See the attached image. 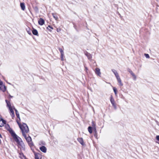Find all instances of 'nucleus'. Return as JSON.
<instances>
[{
  "mask_svg": "<svg viewBox=\"0 0 159 159\" xmlns=\"http://www.w3.org/2000/svg\"><path fill=\"white\" fill-rule=\"evenodd\" d=\"M92 125L93 128L95 129V131H96V127H95V125L94 123V122L93 121L92 122Z\"/></svg>",
  "mask_w": 159,
  "mask_h": 159,
  "instance_id": "393cba45",
  "label": "nucleus"
},
{
  "mask_svg": "<svg viewBox=\"0 0 159 159\" xmlns=\"http://www.w3.org/2000/svg\"><path fill=\"white\" fill-rule=\"evenodd\" d=\"M16 122L17 123V124H18L19 126H20V125H21L19 122V121H20V120H16Z\"/></svg>",
  "mask_w": 159,
  "mask_h": 159,
  "instance_id": "2f4dec72",
  "label": "nucleus"
},
{
  "mask_svg": "<svg viewBox=\"0 0 159 159\" xmlns=\"http://www.w3.org/2000/svg\"><path fill=\"white\" fill-rule=\"evenodd\" d=\"M112 106L114 107L115 109H116V106L115 103L112 104Z\"/></svg>",
  "mask_w": 159,
  "mask_h": 159,
  "instance_id": "7c9ffc66",
  "label": "nucleus"
},
{
  "mask_svg": "<svg viewBox=\"0 0 159 159\" xmlns=\"http://www.w3.org/2000/svg\"><path fill=\"white\" fill-rule=\"evenodd\" d=\"M110 101L111 102V103L112 104L115 103V101L114 99L113 98L112 96H111V99H110Z\"/></svg>",
  "mask_w": 159,
  "mask_h": 159,
  "instance_id": "4be33fe9",
  "label": "nucleus"
},
{
  "mask_svg": "<svg viewBox=\"0 0 159 159\" xmlns=\"http://www.w3.org/2000/svg\"><path fill=\"white\" fill-rule=\"evenodd\" d=\"M0 89L3 92H5L6 90V86L5 85H3L2 84V85H0Z\"/></svg>",
  "mask_w": 159,
  "mask_h": 159,
  "instance_id": "ddd939ff",
  "label": "nucleus"
},
{
  "mask_svg": "<svg viewBox=\"0 0 159 159\" xmlns=\"http://www.w3.org/2000/svg\"><path fill=\"white\" fill-rule=\"evenodd\" d=\"M59 50L61 53V54H62L64 53V52H63V50H62V49H61V48H59Z\"/></svg>",
  "mask_w": 159,
  "mask_h": 159,
  "instance_id": "bb28decb",
  "label": "nucleus"
},
{
  "mask_svg": "<svg viewBox=\"0 0 159 159\" xmlns=\"http://www.w3.org/2000/svg\"><path fill=\"white\" fill-rule=\"evenodd\" d=\"M116 79H117L118 83H119V85L120 86H122L123 85V84L121 82V81L120 77H118L116 78Z\"/></svg>",
  "mask_w": 159,
  "mask_h": 159,
  "instance_id": "dca6fc26",
  "label": "nucleus"
},
{
  "mask_svg": "<svg viewBox=\"0 0 159 159\" xmlns=\"http://www.w3.org/2000/svg\"><path fill=\"white\" fill-rule=\"evenodd\" d=\"M24 137L26 139L30 147L34 146V143L32 141V139L30 136H29L28 137H27L26 135V137Z\"/></svg>",
  "mask_w": 159,
  "mask_h": 159,
  "instance_id": "7ed1b4c3",
  "label": "nucleus"
},
{
  "mask_svg": "<svg viewBox=\"0 0 159 159\" xmlns=\"http://www.w3.org/2000/svg\"><path fill=\"white\" fill-rule=\"evenodd\" d=\"M144 55L147 58H149L150 57L149 56L148 54H145Z\"/></svg>",
  "mask_w": 159,
  "mask_h": 159,
  "instance_id": "c85d7f7f",
  "label": "nucleus"
},
{
  "mask_svg": "<svg viewBox=\"0 0 159 159\" xmlns=\"http://www.w3.org/2000/svg\"><path fill=\"white\" fill-rule=\"evenodd\" d=\"M112 71L113 72L114 74H115V76L116 77V78L120 77L118 75V73L117 72V71L116 70H115L114 69H112Z\"/></svg>",
  "mask_w": 159,
  "mask_h": 159,
  "instance_id": "2eb2a0df",
  "label": "nucleus"
},
{
  "mask_svg": "<svg viewBox=\"0 0 159 159\" xmlns=\"http://www.w3.org/2000/svg\"><path fill=\"white\" fill-rule=\"evenodd\" d=\"M39 24L40 25H42L44 23V20L42 18H40L38 21Z\"/></svg>",
  "mask_w": 159,
  "mask_h": 159,
  "instance_id": "9d476101",
  "label": "nucleus"
},
{
  "mask_svg": "<svg viewBox=\"0 0 159 159\" xmlns=\"http://www.w3.org/2000/svg\"><path fill=\"white\" fill-rule=\"evenodd\" d=\"M3 84V82L0 79V85Z\"/></svg>",
  "mask_w": 159,
  "mask_h": 159,
  "instance_id": "c9c22d12",
  "label": "nucleus"
},
{
  "mask_svg": "<svg viewBox=\"0 0 159 159\" xmlns=\"http://www.w3.org/2000/svg\"><path fill=\"white\" fill-rule=\"evenodd\" d=\"M5 101L6 103H7V107H8L9 109L12 108H14V107L13 106L12 107L11 106V103L9 101H8L7 100H5Z\"/></svg>",
  "mask_w": 159,
  "mask_h": 159,
  "instance_id": "0eeeda50",
  "label": "nucleus"
},
{
  "mask_svg": "<svg viewBox=\"0 0 159 159\" xmlns=\"http://www.w3.org/2000/svg\"><path fill=\"white\" fill-rule=\"evenodd\" d=\"M85 70H88L87 68L85 66Z\"/></svg>",
  "mask_w": 159,
  "mask_h": 159,
  "instance_id": "4c0bfd02",
  "label": "nucleus"
},
{
  "mask_svg": "<svg viewBox=\"0 0 159 159\" xmlns=\"http://www.w3.org/2000/svg\"><path fill=\"white\" fill-rule=\"evenodd\" d=\"M0 137L1 138H2V135H1V134H0Z\"/></svg>",
  "mask_w": 159,
  "mask_h": 159,
  "instance_id": "58836bf2",
  "label": "nucleus"
},
{
  "mask_svg": "<svg viewBox=\"0 0 159 159\" xmlns=\"http://www.w3.org/2000/svg\"><path fill=\"white\" fill-rule=\"evenodd\" d=\"M84 54L87 56L88 59L89 60H91L92 58V56L90 53L87 52H85Z\"/></svg>",
  "mask_w": 159,
  "mask_h": 159,
  "instance_id": "6e6552de",
  "label": "nucleus"
},
{
  "mask_svg": "<svg viewBox=\"0 0 159 159\" xmlns=\"http://www.w3.org/2000/svg\"><path fill=\"white\" fill-rule=\"evenodd\" d=\"M13 108H12L10 109H9V110L10 111V114L12 118L13 119V117L15 116L13 110Z\"/></svg>",
  "mask_w": 159,
  "mask_h": 159,
  "instance_id": "423d86ee",
  "label": "nucleus"
},
{
  "mask_svg": "<svg viewBox=\"0 0 159 159\" xmlns=\"http://www.w3.org/2000/svg\"><path fill=\"white\" fill-rule=\"evenodd\" d=\"M50 28V29H53V28L52 26H51L50 25H48V27H47V29L49 30V28Z\"/></svg>",
  "mask_w": 159,
  "mask_h": 159,
  "instance_id": "72a5a7b5",
  "label": "nucleus"
},
{
  "mask_svg": "<svg viewBox=\"0 0 159 159\" xmlns=\"http://www.w3.org/2000/svg\"><path fill=\"white\" fill-rule=\"evenodd\" d=\"M95 73L97 75L100 76L101 73L100 71V69L98 68L95 69Z\"/></svg>",
  "mask_w": 159,
  "mask_h": 159,
  "instance_id": "9b49d317",
  "label": "nucleus"
},
{
  "mask_svg": "<svg viewBox=\"0 0 159 159\" xmlns=\"http://www.w3.org/2000/svg\"><path fill=\"white\" fill-rule=\"evenodd\" d=\"M132 75L133 78L134 80H136L137 78L136 75L134 74V73L133 74V75Z\"/></svg>",
  "mask_w": 159,
  "mask_h": 159,
  "instance_id": "cd10ccee",
  "label": "nucleus"
},
{
  "mask_svg": "<svg viewBox=\"0 0 159 159\" xmlns=\"http://www.w3.org/2000/svg\"><path fill=\"white\" fill-rule=\"evenodd\" d=\"M14 109L15 110V111L16 115L17 117L19 118V120H20V117L19 114V113L18 111L15 108H14Z\"/></svg>",
  "mask_w": 159,
  "mask_h": 159,
  "instance_id": "a211bd4d",
  "label": "nucleus"
},
{
  "mask_svg": "<svg viewBox=\"0 0 159 159\" xmlns=\"http://www.w3.org/2000/svg\"><path fill=\"white\" fill-rule=\"evenodd\" d=\"M40 150L43 152L45 153L47 151L46 148L44 146H42L39 148Z\"/></svg>",
  "mask_w": 159,
  "mask_h": 159,
  "instance_id": "f8f14e48",
  "label": "nucleus"
},
{
  "mask_svg": "<svg viewBox=\"0 0 159 159\" xmlns=\"http://www.w3.org/2000/svg\"><path fill=\"white\" fill-rule=\"evenodd\" d=\"M88 130L90 134L92 133V127L91 126H89L88 128Z\"/></svg>",
  "mask_w": 159,
  "mask_h": 159,
  "instance_id": "5701e85b",
  "label": "nucleus"
},
{
  "mask_svg": "<svg viewBox=\"0 0 159 159\" xmlns=\"http://www.w3.org/2000/svg\"><path fill=\"white\" fill-rule=\"evenodd\" d=\"M32 32L33 34L35 35H38V32L37 30L35 29H33L32 31Z\"/></svg>",
  "mask_w": 159,
  "mask_h": 159,
  "instance_id": "6ab92c4d",
  "label": "nucleus"
},
{
  "mask_svg": "<svg viewBox=\"0 0 159 159\" xmlns=\"http://www.w3.org/2000/svg\"><path fill=\"white\" fill-rule=\"evenodd\" d=\"M18 147L20 150L25 151V146L22 140L17 143Z\"/></svg>",
  "mask_w": 159,
  "mask_h": 159,
  "instance_id": "20e7f679",
  "label": "nucleus"
},
{
  "mask_svg": "<svg viewBox=\"0 0 159 159\" xmlns=\"http://www.w3.org/2000/svg\"><path fill=\"white\" fill-rule=\"evenodd\" d=\"M77 140L80 143L82 146H84L85 145V143H84L83 140V139L82 138H78Z\"/></svg>",
  "mask_w": 159,
  "mask_h": 159,
  "instance_id": "39448f33",
  "label": "nucleus"
},
{
  "mask_svg": "<svg viewBox=\"0 0 159 159\" xmlns=\"http://www.w3.org/2000/svg\"><path fill=\"white\" fill-rule=\"evenodd\" d=\"M39 144L40 145L42 144V145H45V143L44 142L41 141V142H40Z\"/></svg>",
  "mask_w": 159,
  "mask_h": 159,
  "instance_id": "c756f323",
  "label": "nucleus"
},
{
  "mask_svg": "<svg viewBox=\"0 0 159 159\" xmlns=\"http://www.w3.org/2000/svg\"><path fill=\"white\" fill-rule=\"evenodd\" d=\"M52 15L53 18L55 19L56 20H58V17L57 16L56 14V13H52Z\"/></svg>",
  "mask_w": 159,
  "mask_h": 159,
  "instance_id": "412c9836",
  "label": "nucleus"
},
{
  "mask_svg": "<svg viewBox=\"0 0 159 159\" xmlns=\"http://www.w3.org/2000/svg\"><path fill=\"white\" fill-rule=\"evenodd\" d=\"M10 132L15 141L17 142V143L22 140L18 136L13 130H10Z\"/></svg>",
  "mask_w": 159,
  "mask_h": 159,
  "instance_id": "f03ea898",
  "label": "nucleus"
},
{
  "mask_svg": "<svg viewBox=\"0 0 159 159\" xmlns=\"http://www.w3.org/2000/svg\"><path fill=\"white\" fill-rule=\"evenodd\" d=\"M61 59L62 61H63L64 60V53L61 54Z\"/></svg>",
  "mask_w": 159,
  "mask_h": 159,
  "instance_id": "a878e982",
  "label": "nucleus"
},
{
  "mask_svg": "<svg viewBox=\"0 0 159 159\" xmlns=\"http://www.w3.org/2000/svg\"><path fill=\"white\" fill-rule=\"evenodd\" d=\"M156 139L158 141H159V135H157L156 136Z\"/></svg>",
  "mask_w": 159,
  "mask_h": 159,
  "instance_id": "f704fd0d",
  "label": "nucleus"
},
{
  "mask_svg": "<svg viewBox=\"0 0 159 159\" xmlns=\"http://www.w3.org/2000/svg\"><path fill=\"white\" fill-rule=\"evenodd\" d=\"M129 73L131 75H133V74H134V73L133 72V71L130 70H129Z\"/></svg>",
  "mask_w": 159,
  "mask_h": 159,
  "instance_id": "473e14b6",
  "label": "nucleus"
},
{
  "mask_svg": "<svg viewBox=\"0 0 159 159\" xmlns=\"http://www.w3.org/2000/svg\"><path fill=\"white\" fill-rule=\"evenodd\" d=\"M35 159H41L42 157L41 155L39 153H35Z\"/></svg>",
  "mask_w": 159,
  "mask_h": 159,
  "instance_id": "1a4fd4ad",
  "label": "nucleus"
},
{
  "mask_svg": "<svg viewBox=\"0 0 159 159\" xmlns=\"http://www.w3.org/2000/svg\"><path fill=\"white\" fill-rule=\"evenodd\" d=\"M1 139H0V144H1Z\"/></svg>",
  "mask_w": 159,
  "mask_h": 159,
  "instance_id": "ea45409f",
  "label": "nucleus"
},
{
  "mask_svg": "<svg viewBox=\"0 0 159 159\" xmlns=\"http://www.w3.org/2000/svg\"><path fill=\"white\" fill-rule=\"evenodd\" d=\"M13 97L12 96H11L9 94V98H12Z\"/></svg>",
  "mask_w": 159,
  "mask_h": 159,
  "instance_id": "e433bc0d",
  "label": "nucleus"
},
{
  "mask_svg": "<svg viewBox=\"0 0 159 159\" xmlns=\"http://www.w3.org/2000/svg\"><path fill=\"white\" fill-rule=\"evenodd\" d=\"M24 137H26V134L28 133L29 131V128L27 125L25 123H23L20 126Z\"/></svg>",
  "mask_w": 159,
  "mask_h": 159,
  "instance_id": "f257e3e1",
  "label": "nucleus"
},
{
  "mask_svg": "<svg viewBox=\"0 0 159 159\" xmlns=\"http://www.w3.org/2000/svg\"><path fill=\"white\" fill-rule=\"evenodd\" d=\"M113 90L114 92L115 93V95H116L117 94V90L116 89L115 87H113Z\"/></svg>",
  "mask_w": 159,
  "mask_h": 159,
  "instance_id": "b1692460",
  "label": "nucleus"
},
{
  "mask_svg": "<svg viewBox=\"0 0 159 159\" xmlns=\"http://www.w3.org/2000/svg\"><path fill=\"white\" fill-rule=\"evenodd\" d=\"M20 6L21 9L23 10H24L25 9V4L24 3H21L20 4Z\"/></svg>",
  "mask_w": 159,
  "mask_h": 159,
  "instance_id": "aec40b11",
  "label": "nucleus"
},
{
  "mask_svg": "<svg viewBox=\"0 0 159 159\" xmlns=\"http://www.w3.org/2000/svg\"><path fill=\"white\" fill-rule=\"evenodd\" d=\"M0 122H1L0 123V126L2 127L4 126V125L6 124V121L3 119H2Z\"/></svg>",
  "mask_w": 159,
  "mask_h": 159,
  "instance_id": "4468645a",
  "label": "nucleus"
},
{
  "mask_svg": "<svg viewBox=\"0 0 159 159\" xmlns=\"http://www.w3.org/2000/svg\"><path fill=\"white\" fill-rule=\"evenodd\" d=\"M26 30L27 33L30 35L31 34V29L29 27H27L26 28Z\"/></svg>",
  "mask_w": 159,
  "mask_h": 159,
  "instance_id": "f3484780",
  "label": "nucleus"
},
{
  "mask_svg": "<svg viewBox=\"0 0 159 159\" xmlns=\"http://www.w3.org/2000/svg\"><path fill=\"white\" fill-rule=\"evenodd\" d=\"M7 125L8 127H9V125Z\"/></svg>",
  "mask_w": 159,
  "mask_h": 159,
  "instance_id": "a19ab883",
  "label": "nucleus"
}]
</instances>
